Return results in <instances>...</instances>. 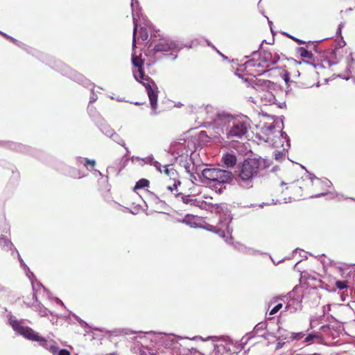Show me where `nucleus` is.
I'll use <instances>...</instances> for the list:
<instances>
[{
  "label": "nucleus",
  "instance_id": "obj_11",
  "mask_svg": "<svg viewBox=\"0 0 355 355\" xmlns=\"http://www.w3.org/2000/svg\"><path fill=\"white\" fill-rule=\"evenodd\" d=\"M273 90L274 89L266 90L265 92H263V94L259 95V96L261 99V101L263 103H265V104L270 103H270H275V97L272 92Z\"/></svg>",
  "mask_w": 355,
  "mask_h": 355
},
{
  "label": "nucleus",
  "instance_id": "obj_25",
  "mask_svg": "<svg viewBox=\"0 0 355 355\" xmlns=\"http://www.w3.org/2000/svg\"><path fill=\"white\" fill-rule=\"evenodd\" d=\"M110 137L112 138L114 141H115L119 144L125 146L124 141L116 134L114 133L110 135Z\"/></svg>",
  "mask_w": 355,
  "mask_h": 355
},
{
  "label": "nucleus",
  "instance_id": "obj_33",
  "mask_svg": "<svg viewBox=\"0 0 355 355\" xmlns=\"http://www.w3.org/2000/svg\"><path fill=\"white\" fill-rule=\"evenodd\" d=\"M57 354L58 355H70V352L67 349H58Z\"/></svg>",
  "mask_w": 355,
  "mask_h": 355
},
{
  "label": "nucleus",
  "instance_id": "obj_46",
  "mask_svg": "<svg viewBox=\"0 0 355 355\" xmlns=\"http://www.w3.org/2000/svg\"><path fill=\"white\" fill-rule=\"evenodd\" d=\"M182 104H178V105H177L176 106H177V107H180V106H182Z\"/></svg>",
  "mask_w": 355,
  "mask_h": 355
},
{
  "label": "nucleus",
  "instance_id": "obj_40",
  "mask_svg": "<svg viewBox=\"0 0 355 355\" xmlns=\"http://www.w3.org/2000/svg\"><path fill=\"white\" fill-rule=\"evenodd\" d=\"M209 108H210V113H211V112H212V111H213V107H212V106H211V105H210V106L207 105L206 107H204V109H205V110H207V109H209Z\"/></svg>",
  "mask_w": 355,
  "mask_h": 355
},
{
  "label": "nucleus",
  "instance_id": "obj_3",
  "mask_svg": "<svg viewBox=\"0 0 355 355\" xmlns=\"http://www.w3.org/2000/svg\"><path fill=\"white\" fill-rule=\"evenodd\" d=\"M262 161L257 159H247L238 169V176L241 182L250 186L252 180L259 173Z\"/></svg>",
  "mask_w": 355,
  "mask_h": 355
},
{
  "label": "nucleus",
  "instance_id": "obj_17",
  "mask_svg": "<svg viewBox=\"0 0 355 355\" xmlns=\"http://www.w3.org/2000/svg\"><path fill=\"white\" fill-rule=\"evenodd\" d=\"M285 139V137L284 135V133H282V136H281V137L279 139H277V137H274V143H272V141L271 142H268L270 144H271L272 146H273L275 148H279L280 146H283L284 144V140Z\"/></svg>",
  "mask_w": 355,
  "mask_h": 355
},
{
  "label": "nucleus",
  "instance_id": "obj_12",
  "mask_svg": "<svg viewBox=\"0 0 355 355\" xmlns=\"http://www.w3.org/2000/svg\"><path fill=\"white\" fill-rule=\"evenodd\" d=\"M222 161L227 167H232L236 163V157L233 154L227 153L223 156Z\"/></svg>",
  "mask_w": 355,
  "mask_h": 355
},
{
  "label": "nucleus",
  "instance_id": "obj_5",
  "mask_svg": "<svg viewBox=\"0 0 355 355\" xmlns=\"http://www.w3.org/2000/svg\"><path fill=\"white\" fill-rule=\"evenodd\" d=\"M203 180L202 183H211V182H216V183H225L230 181L232 178V173L222 170L220 168H205L202 172Z\"/></svg>",
  "mask_w": 355,
  "mask_h": 355
},
{
  "label": "nucleus",
  "instance_id": "obj_18",
  "mask_svg": "<svg viewBox=\"0 0 355 355\" xmlns=\"http://www.w3.org/2000/svg\"><path fill=\"white\" fill-rule=\"evenodd\" d=\"M285 139V137L284 135V133H282V136H281V137L279 139H277V137H274V143H272V141L271 142H268L270 144H271L272 146H273L275 148H279L280 146H283L284 144V140Z\"/></svg>",
  "mask_w": 355,
  "mask_h": 355
},
{
  "label": "nucleus",
  "instance_id": "obj_36",
  "mask_svg": "<svg viewBox=\"0 0 355 355\" xmlns=\"http://www.w3.org/2000/svg\"><path fill=\"white\" fill-rule=\"evenodd\" d=\"M330 310V305L327 304L323 306V313H324L326 311H329Z\"/></svg>",
  "mask_w": 355,
  "mask_h": 355
},
{
  "label": "nucleus",
  "instance_id": "obj_19",
  "mask_svg": "<svg viewBox=\"0 0 355 355\" xmlns=\"http://www.w3.org/2000/svg\"><path fill=\"white\" fill-rule=\"evenodd\" d=\"M245 68L250 67H262L261 62L260 61H254V60H250L245 63Z\"/></svg>",
  "mask_w": 355,
  "mask_h": 355
},
{
  "label": "nucleus",
  "instance_id": "obj_27",
  "mask_svg": "<svg viewBox=\"0 0 355 355\" xmlns=\"http://www.w3.org/2000/svg\"><path fill=\"white\" fill-rule=\"evenodd\" d=\"M304 334L303 332H299V333H292L291 339L292 340H300L304 337Z\"/></svg>",
  "mask_w": 355,
  "mask_h": 355
},
{
  "label": "nucleus",
  "instance_id": "obj_20",
  "mask_svg": "<svg viewBox=\"0 0 355 355\" xmlns=\"http://www.w3.org/2000/svg\"><path fill=\"white\" fill-rule=\"evenodd\" d=\"M286 150L285 148L282 150H275L274 152V156L276 160L280 161L286 155Z\"/></svg>",
  "mask_w": 355,
  "mask_h": 355
},
{
  "label": "nucleus",
  "instance_id": "obj_15",
  "mask_svg": "<svg viewBox=\"0 0 355 355\" xmlns=\"http://www.w3.org/2000/svg\"><path fill=\"white\" fill-rule=\"evenodd\" d=\"M173 184L166 186V189L168 191V193H171L174 196H177L179 193H176L178 191V187L180 185V181L179 180H173Z\"/></svg>",
  "mask_w": 355,
  "mask_h": 355
},
{
  "label": "nucleus",
  "instance_id": "obj_7",
  "mask_svg": "<svg viewBox=\"0 0 355 355\" xmlns=\"http://www.w3.org/2000/svg\"><path fill=\"white\" fill-rule=\"evenodd\" d=\"M261 132L264 135L266 142L274 143V137L279 139L282 136V132L279 130H276L274 123H266L261 128Z\"/></svg>",
  "mask_w": 355,
  "mask_h": 355
},
{
  "label": "nucleus",
  "instance_id": "obj_26",
  "mask_svg": "<svg viewBox=\"0 0 355 355\" xmlns=\"http://www.w3.org/2000/svg\"><path fill=\"white\" fill-rule=\"evenodd\" d=\"M139 35L143 41H145L148 38V33L145 28H141Z\"/></svg>",
  "mask_w": 355,
  "mask_h": 355
},
{
  "label": "nucleus",
  "instance_id": "obj_45",
  "mask_svg": "<svg viewBox=\"0 0 355 355\" xmlns=\"http://www.w3.org/2000/svg\"><path fill=\"white\" fill-rule=\"evenodd\" d=\"M217 53H219L220 55H221L223 58H225V56H224L221 53H220V52H219V51H217Z\"/></svg>",
  "mask_w": 355,
  "mask_h": 355
},
{
  "label": "nucleus",
  "instance_id": "obj_10",
  "mask_svg": "<svg viewBox=\"0 0 355 355\" xmlns=\"http://www.w3.org/2000/svg\"><path fill=\"white\" fill-rule=\"evenodd\" d=\"M177 47V44L170 40H160L155 46L154 51L156 52H167Z\"/></svg>",
  "mask_w": 355,
  "mask_h": 355
},
{
  "label": "nucleus",
  "instance_id": "obj_6",
  "mask_svg": "<svg viewBox=\"0 0 355 355\" xmlns=\"http://www.w3.org/2000/svg\"><path fill=\"white\" fill-rule=\"evenodd\" d=\"M250 84L254 89L260 93V94L268 89H275L276 85L268 80L259 79L254 78L250 80Z\"/></svg>",
  "mask_w": 355,
  "mask_h": 355
},
{
  "label": "nucleus",
  "instance_id": "obj_34",
  "mask_svg": "<svg viewBox=\"0 0 355 355\" xmlns=\"http://www.w3.org/2000/svg\"><path fill=\"white\" fill-rule=\"evenodd\" d=\"M184 168L188 173H192L193 168H191V166L189 164V163H187L184 165Z\"/></svg>",
  "mask_w": 355,
  "mask_h": 355
},
{
  "label": "nucleus",
  "instance_id": "obj_2",
  "mask_svg": "<svg viewBox=\"0 0 355 355\" xmlns=\"http://www.w3.org/2000/svg\"><path fill=\"white\" fill-rule=\"evenodd\" d=\"M9 323L12 329L19 334L29 340L40 342V345L49 349L52 354H57L58 347L55 345L53 340L48 341L32 329L23 326L21 322H19L15 317H10L9 318Z\"/></svg>",
  "mask_w": 355,
  "mask_h": 355
},
{
  "label": "nucleus",
  "instance_id": "obj_21",
  "mask_svg": "<svg viewBox=\"0 0 355 355\" xmlns=\"http://www.w3.org/2000/svg\"><path fill=\"white\" fill-rule=\"evenodd\" d=\"M80 162L83 163L85 166L87 167L89 165L91 166L92 168L95 166L96 162L94 159H89L87 158H80L79 159Z\"/></svg>",
  "mask_w": 355,
  "mask_h": 355
},
{
  "label": "nucleus",
  "instance_id": "obj_29",
  "mask_svg": "<svg viewBox=\"0 0 355 355\" xmlns=\"http://www.w3.org/2000/svg\"><path fill=\"white\" fill-rule=\"evenodd\" d=\"M282 304L279 303V304H277L274 308H272L271 309V311H270V315L275 314L276 313H277L279 311V310L280 309H282Z\"/></svg>",
  "mask_w": 355,
  "mask_h": 355
},
{
  "label": "nucleus",
  "instance_id": "obj_35",
  "mask_svg": "<svg viewBox=\"0 0 355 355\" xmlns=\"http://www.w3.org/2000/svg\"><path fill=\"white\" fill-rule=\"evenodd\" d=\"M284 345V343L283 342H278L276 345V349H281Z\"/></svg>",
  "mask_w": 355,
  "mask_h": 355
},
{
  "label": "nucleus",
  "instance_id": "obj_14",
  "mask_svg": "<svg viewBox=\"0 0 355 355\" xmlns=\"http://www.w3.org/2000/svg\"><path fill=\"white\" fill-rule=\"evenodd\" d=\"M215 231L218 235L223 238H227L229 235H230L231 232L229 229L227 223L223 225L221 227L216 228L214 227Z\"/></svg>",
  "mask_w": 355,
  "mask_h": 355
},
{
  "label": "nucleus",
  "instance_id": "obj_4",
  "mask_svg": "<svg viewBox=\"0 0 355 355\" xmlns=\"http://www.w3.org/2000/svg\"><path fill=\"white\" fill-rule=\"evenodd\" d=\"M134 76L135 79L143 84V85L146 87L151 108L153 111V114H156V109L157 105V94L155 91V88L157 89V87L155 83L148 76H145L144 71L141 68H139L137 71H134Z\"/></svg>",
  "mask_w": 355,
  "mask_h": 355
},
{
  "label": "nucleus",
  "instance_id": "obj_16",
  "mask_svg": "<svg viewBox=\"0 0 355 355\" xmlns=\"http://www.w3.org/2000/svg\"><path fill=\"white\" fill-rule=\"evenodd\" d=\"M13 244L7 239L4 237L0 238V248L5 250H12Z\"/></svg>",
  "mask_w": 355,
  "mask_h": 355
},
{
  "label": "nucleus",
  "instance_id": "obj_1",
  "mask_svg": "<svg viewBox=\"0 0 355 355\" xmlns=\"http://www.w3.org/2000/svg\"><path fill=\"white\" fill-rule=\"evenodd\" d=\"M214 123L218 128L221 126L222 132L225 133L227 139L232 141L242 139L250 128L248 118L233 116L225 112L217 114Z\"/></svg>",
  "mask_w": 355,
  "mask_h": 355
},
{
  "label": "nucleus",
  "instance_id": "obj_38",
  "mask_svg": "<svg viewBox=\"0 0 355 355\" xmlns=\"http://www.w3.org/2000/svg\"><path fill=\"white\" fill-rule=\"evenodd\" d=\"M17 257H18V259H19V261L21 263V266L24 265V263L22 259L21 258V257H20V255H19L18 252H17Z\"/></svg>",
  "mask_w": 355,
  "mask_h": 355
},
{
  "label": "nucleus",
  "instance_id": "obj_22",
  "mask_svg": "<svg viewBox=\"0 0 355 355\" xmlns=\"http://www.w3.org/2000/svg\"><path fill=\"white\" fill-rule=\"evenodd\" d=\"M149 184V181L146 179H141L139 180L135 187V189H141L148 187Z\"/></svg>",
  "mask_w": 355,
  "mask_h": 355
},
{
  "label": "nucleus",
  "instance_id": "obj_24",
  "mask_svg": "<svg viewBox=\"0 0 355 355\" xmlns=\"http://www.w3.org/2000/svg\"><path fill=\"white\" fill-rule=\"evenodd\" d=\"M132 61L133 65L135 67H137V69L141 68V66L143 64V62H142L141 59L139 57L135 56L134 55H132Z\"/></svg>",
  "mask_w": 355,
  "mask_h": 355
},
{
  "label": "nucleus",
  "instance_id": "obj_42",
  "mask_svg": "<svg viewBox=\"0 0 355 355\" xmlns=\"http://www.w3.org/2000/svg\"><path fill=\"white\" fill-rule=\"evenodd\" d=\"M194 112V110H193V106L191 105V112Z\"/></svg>",
  "mask_w": 355,
  "mask_h": 355
},
{
  "label": "nucleus",
  "instance_id": "obj_23",
  "mask_svg": "<svg viewBox=\"0 0 355 355\" xmlns=\"http://www.w3.org/2000/svg\"><path fill=\"white\" fill-rule=\"evenodd\" d=\"M299 53L303 58H311L313 56V54L311 52L307 51L306 49L302 48V47L299 49Z\"/></svg>",
  "mask_w": 355,
  "mask_h": 355
},
{
  "label": "nucleus",
  "instance_id": "obj_41",
  "mask_svg": "<svg viewBox=\"0 0 355 355\" xmlns=\"http://www.w3.org/2000/svg\"><path fill=\"white\" fill-rule=\"evenodd\" d=\"M294 40H295L298 44H302L303 42L302 40H300L298 39H296V38H294V37H292Z\"/></svg>",
  "mask_w": 355,
  "mask_h": 355
},
{
  "label": "nucleus",
  "instance_id": "obj_31",
  "mask_svg": "<svg viewBox=\"0 0 355 355\" xmlns=\"http://www.w3.org/2000/svg\"><path fill=\"white\" fill-rule=\"evenodd\" d=\"M318 336L313 334H309L304 339L305 343H309L312 341L314 338H318Z\"/></svg>",
  "mask_w": 355,
  "mask_h": 355
},
{
  "label": "nucleus",
  "instance_id": "obj_39",
  "mask_svg": "<svg viewBox=\"0 0 355 355\" xmlns=\"http://www.w3.org/2000/svg\"><path fill=\"white\" fill-rule=\"evenodd\" d=\"M96 99H97V96H92V97L91 98V99H90V103H93V102L96 101Z\"/></svg>",
  "mask_w": 355,
  "mask_h": 355
},
{
  "label": "nucleus",
  "instance_id": "obj_9",
  "mask_svg": "<svg viewBox=\"0 0 355 355\" xmlns=\"http://www.w3.org/2000/svg\"><path fill=\"white\" fill-rule=\"evenodd\" d=\"M139 6V2L137 0H132L131 8H132V19L134 24L133 28V39H132V48L135 49L136 46V34L137 31V17H139V10L136 8V6Z\"/></svg>",
  "mask_w": 355,
  "mask_h": 355
},
{
  "label": "nucleus",
  "instance_id": "obj_28",
  "mask_svg": "<svg viewBox=\"0 0 355 355\" xmlns=\"http://www.w3.org/2000/svg\"><path fill=\"white\" fill-rule=\"evenodd\" d=\"M336 286L338 288L343 289L347 287V282L345 281H337L336 282Z\"/></svg>",
  "mask_w": 355,
  "mask_h": 355
},
{
  "label": "nucleus",
  "instance_id": "obj_43",
  "mask_svg": "<svg viewBox=\"0 0 355 355\" xmlns=\"http://www.w3.org/2000/svg\"><path fill=\"white\" fill-rule=\"evenodd\" d=\"M257 53V51H254L252 52V55H255Z\"/></svg>",
  "mask_w": 355,
  "mask_h": 355
},
{
  "label": "nucleus",
  "instance_id": "obj_44",
  "mask_svg": "<svg viewBox=\"0 0 355 355\" xmlns=\"http://www.w3.org/2000/svg\"><path fill=\"white\" fill-rule=\"evenodd\" d=\"M259 324L256 325L255 329L258 331L259 330Z\"/></svg>",
  "mask_w": 355,
  "mask_h": 355
},
{
  "label": "nucleus",
  "instance_id": "obj_30",
  "mask_svg": "<svg viewBox=\"0 0 355 355\" xmlns=\"http://www.w3.org/2000/svg\"><path fill=\"white\" fill-rule=\"evenodd\" d=\"M182 201L186 204L193 205V202L194 201V200L192 199L190 196H182Z\"/></svg>",
  "mask_w": 355,
  "mask_h": 355
},
{
  "label": "nucleus",
  "instance_id": "obj_37",
  "mask_svg": "<svg viewBox=\"0 0 355 355\" xmlns=\"http://www.w3.org/2000/svg\"><path fill=\"white\" fill-rule=\"evenodd\" d=\"M0 34L2 35L4 37L7 38V39H9L10 40H14L13 38H12L11 37H9L8 35H7L6 33H3L2 32L0 31Z\"/></svg>",
  "mask_w": 355,
  "mask_h": 355
},
{
  "label": "nucleus",
  "instance_id": "obj_13",
  "mask_svg": "<svg viewBox=\"0 0 355 355\" xmlns=\"http://www.w3.org/2000/svg\"><path fill=\"white\" fill-rule=\"evenodd\" d=\"M163 172L169 178L170 180H178V173L172 166H164L162 173Z\"/></svg>",
  "mask_w": 355,
  "mask_h": 355
},
{
  "label": "nucleus",
  "instance_id": "obj_8",
  "mask_svg": "<svg viewBox=\"0 0 355 355\" xmlns=\"http://www.w3.org/2000/svg\"><path fill=\"white\" fill-rule=\"evenodd\" d=\"M279 60V57L276 53H272V52L268 51H264L261 55V60L265 63H267L266 67V68L270 67L272 64H276ZM268 70V69H266L262 71H259L258 72L259 73H262Z\"/></svg>",
  "mask_w": 355,
  "mask_h": 355
},
{
  "label": "nucleus",
  "instance_id": "obj_32",
  "mask_svg": "<svg viewBox=\"0 0 355 355\" xmlns=\"http://www.w3.org/2000/svg\"><path fill=\"white\" fill-rule=\"evenodd\" d=\"M155 167L156 168L160 171L161 173H162V171H163V166H162L160 163H159L157 161H155L153 164Z\"/></svg>",
  "mask_w": 355,
  "mask_h": 355
}]
</instances>
